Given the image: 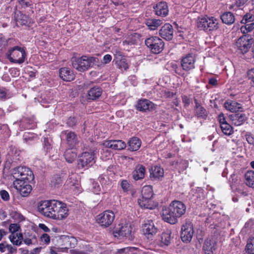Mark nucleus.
I'll return each mask as SVG.
<instances>
[{
  "label": "nucleus",
  "instance_id": "nucleus-1",
  "mask_svg": "<svg viewBox=\"0 0 254 254\" xmlns=\"http://www.w3.org/2000/svg\"><path fill=\"white\" fill-rule=\"evenodd\" d=\"M14 187L22 196H27L32 190V187L28 183L34 180L32 171L28 168L19 166L12 171Z\"/></svg>",
  "mask_w": 254,
  "mask_h": 254
},
{
  "label": "nucleus",
  "instance_id": "nucleus-2",
  "mask_svg": "<svg viewBox=\"0 0 254 254\" xmlns=\"http://www.w3.org/2000/svg\"><path fill=\"white\" fill-rule=\"evenodd\" d=\"M98 59L91 56H83L79 58H72V66L79 71H84L89 67L97 65Z\"/></svg>",
  "mask_w": 254,
  "mask_h": 254
},
{
  "label": "nucleus",
  "instance_id": "nucleus-3",
  "mask_svg": "<svg viewBox=\"0 0 254 254\" xmlns=\"http://www.w3.org/2000/svg\"><path fill=\"white\" fill-rule=\"evenodd\" d=\"M97 153L95 147H92L88 149V151L83 152L79 156L78 166L86 168L92 166L95 163V156Z\"/></svg>",
  "mask_w": 254,
  "mask_h": 254
},
{
  "label": "nucleus",
  "instance_id": "nucleus-4",
  "mask_svg": "<svg viewBox=\"0 0 254 254\" xmlns=\"http://www.w3.org/2000/svg\"><path fill=\"white\" fill-rule=\"evenodd\" d=\"M197 28L206 32L215 31L218 29V20L214 17H199L196 20Z\"/></svg>",
  "mask_w": 254,
  "mask_h": 254
},
{
  "label": "nucleus",
  "instance_id": "nucleus-5",
  "mask_svg": "<svg viewBox=\"0 0 254 254\" xmlns=\"http://www.w3.org/2000/svg\"><path fill=\"white\" fill-rule=\"evenodd\" d=\"M7 59L13 63H23L26 57L25 51L23 48L15 46L9 49L6 53Z\"/></svg>",
  "mask_w": 254,
  "mask_h": 254
},
{
  "label": "nucleus",
  "instance_id": "nucleus-6",
  "mask_svg": "<svg viewBox=\"0 0 254 254\" xmlns=\"http://www.w3.org/2000/svg\"><path fill=\"white\" fill-rule=\"evenodd\" d=\"M145 43L151 53L159 54L164 49V43L157 36L149 37L145 40Z\"/></svg>",
  "mask_w": 254,
  "mask_h": 254
},
{
  "label": "nucleus",
  "instance_id": "nucleus-7",
  "mask_svg": "<svg viewBox=\"0 0 254 254\" xmlns=\"http://www.w3.org/2000/svg\"><path fill=\"white\" fill-rule=\"evenodd\" d=\"M194 233L193 225L190 219H186L182 226L181 238L183 242L189 243L191 241Z\"/></svg>",
  "mask_w": 254,
  "mask_h": 254
},
{
  "label": "nucleus",
  "instance_id": "nucleus-8",
  "mask_svg": "<svg viewBox=\"0 0 254 254\" xmlns=\"http://www.w3.org/2000/svg\"><path fill=\"white\" fill-rule=\"evenodd\" d=\"M119 228H117L114 231L113 234L115 237H126L129 240H132L133 236L132 232L131 225L129 223L119 225Z\"/></svg>",
  "mask_w": 254,
  "mask_h": 254
},
{
  "label": "nucleus",
  "instance_id": "nucleus-9",
  "mask_svg": "<svg viewBox=\"0 0 254 254\" xmlns=\"http://www.w3.org/2000/svg\"><path fill=\"white\" fill-rule=\"evenodd\" d=\"M254 41L247 35L240 37L236 42L235 45L238 50L242 54L247 53L251 48Z\"/></svg>",
  "mask_w": 254,
  "mask_h": 254
},
{
  "label": "nucleus",
  "instance_id": "nucleus-10",
  "mask_svg": "<svg viewBox=\"0 0 254 254\" xmlns=\"http://www.w3.org/2000/svg\"><path fill=\"white\" fill-rule=\"evenodd\" d=\"M142 232L149 240H153L155 235L158 233V229L150 220H145L142 226Z\"/></svg>",
  "mask_w": 254,
  "mask_h": 254
},
{
  "label": "nucleus",
  "instance_id": "nucleus-11",
  "mask_svg": "<svg viewBox=\"0 0 254 254\" xmlns=\"http://www.w3.org/2000/svg\"><path fill=\"white\" fill-rule=\"evenodd\" d=\"M53 201L54 200L40 201L37 206L38 211L44 216L51 218L53 209Z\"/></svg>",
  "mask_w": 254,
  "mask_h": 254
},
{
  "label": "nucleus",
  "instance_id": "nucleus-12",
  "mask_svg": "<svg viewBox=\"0 0 254 254\" xmlns=\"http://www.w3.org/2000/svg\"><path fill=\"white\" fill-rule=\"evenodd\" d=\"M114 218V213L111 211L108 210L99 215L97 220L102 226L107 227L112 223Z\"/></svg>",
  "mask_w": 254,
  "mask_h": 254
},
{
  "label": "nucleus",
  "instance_id": "nucleus-13",
  "mask_svg": "<svg viewBox=\"0 0 254 254\" xmlns=\"http://www.w3.org/2000/svg\"><path fill=\"white\" fill-rule=\"evenodd\" d=\"M195 59L191 54H189L182 57L181 61V66L184 70L189 71L194 68Z\"/></svg>",
  "mask_w": 254,
  "mask_h": 254
},
{
  "label": "nucleus",
  "instance_id": "nucleus-14",
  "mask_svg": "<svg viewBox=\"0 0 254 254\" xmlns=\"http://www.w3.org/2000/svg\"><path fill=\"white\" fill-rule=\"evenodd\" d=\"M62 135L65 137L67 144L71 148L75 147L79 142L78 136L73 131L64 130L62 131Z\"/></svg>",
  "mask_w": 254,
  "mask_h": 254
},
{
  "label": "nucleus",
  "instance_id": "nucleus-15",
  "mask_svg": "<svg viewBox=\"0 0 254 254\" xmlns=\"http://www.w3.org/2000/svg\"><path fill=\"white\" fill-rule=\"evenodd\" d=\"M162 218L165 221L171 224H175L178 222V217L170 206L163 209Z\"/></svg>",
  "mask_w": 254,
  "mask_h": 254
},
{
  "label": "nucleus",
  "instance_id": "nucleus-16",
  "mask_svg": "<svg viewBox=\"0 0 254 254\" xmlns=\"http://www.w3.org/2000/svg\"><path fill=\"white\" fill-rule=\"evenodd\" d=\"M174 29L172 25L166 23L162 26L159 30V35L163 39L167 41L171 40L173 38Z\"/></svg>",
  "mask_w": 254,
  "mask_h": 254
},
{
  "label": "nucleus",
  "instance_id": "nucleus-17",
  "mask_svg": "<svg viewBox=\"0 0 254 254\" xmlns=\"http://www.w3.org/2000/svg\"><path fill=\"white\" fill-rule=\"evenodd\" d=\"M169 206L178 218L181 217L186 212V206L182 201L174 200L172 202Z\"/></svg>",
  "mask_w": 254,
  "mask_h": 254
},
{
  "label": "nucleus",
  "instance_id": "nucleus-18",
  "mask_svg": "<svg viewBox=\"0 0 254 254\" xmlns=\"http://www.w3.org/2000/svg\"><path fill=\"white\" fill-rule=\"evenodd\" d=\"M136 108L141 112L152 111L154 108V104L147 99L139 100L136 105Z\"/></svg>",
  "mask_w": 254,
  "mask_h": 254
},
{
  "label": "nucleus",
  "instance_id": "nucleus-19",
  "mask_svg": "<svg viewBox=\"0 0 254 254\" xmlns=\"http://www.w3.org/2000/svg\"><path fill=\"white\" fill-rule=\"evenodd\" d=\"M104 145L107 148L122 150L126 148V144L121 140H111L105 141Z\"/></svg>",
  "mask_w": 254,
  "mask_h": 254
},
{
  "label": "nucleus",
  "instance_id": "nucleus-20",
  "mask_svg": "<svg viewBox=\"0 0 254 254\" xmlns=\"http://www.w3.org/2000/svg\"><path fill=\"white\" fill-rule=\"evenodd\" d=\"M60 77L65 81H71L75 78L73 71L68 67H62L59 70Z\"/></svg>",
  "mask_w": 254,
  "mask_h": 254
},
{
  "label": "nucleus",
  "instance_id": "nucleus-21",
  "mask_svg": "<svg viewBox=\"0 0 254 254\" xmlns=\"http://www.w3.org/2000/svg\"><path fill=\"white\" fill-rule=\"evenodd\" d=\"M154 11L158 16H166L168 13L167 4L165 1H161L154 6Z\"/></svg>",
  "mask_w": 254,
  "mask_h": 254
},
{
  "label": "nucleus",
  "instance_id": "nucleus-22",
  "mask_svg": "<svg viewBox=\"0 0 254 254\" xmlns=\"http://www.w3.org/2000/svg\"><path fill=\"white\" fill-rule=\"evenodd\" d=\"M145 172L146 169L143 165H137L132 172L133 179L135 181L143 179L144 178Z\"/></svg>",
  "mask_w": 254,
  "mask_h": 254
},
{
  "label": "nucleus",
  "instance_id": "nucleus-23",
  "mask_svg": "<svg viewBox=\"0 0 254 254\" xmlns=\"http://www.w3.org/2000/svg\"><path fill=\"white\" fill-rule=\"evenodd\" d=\"M229 118L233 125L238 126L242 125L247 119L245 114H233L229 116Z\"/></svg>",
  "mask_w": 254,
  "mask_h": 254
},
{
  "label": "nucleus",
  "instance_id": "nucleus-24",
  "mask_svg": "<svg viewBox=\"0 0 254 254\" xmlns=\"http://www.w3.org/2000/svg\"><path fill=\"white\" fill-rule=\"evenodd\" d=\"M195 103V108H194V113L195 115L198 118H202L203 119H205L207 116L208 113L206 109L202 107L200 104H199L196 99L194 100Z\"/></svg>",
  "mask_w": 254,
  "mask_h": 254
},
{
  "label": "nucleus",
  "instance_id": "nucleus-25",
  "mask_svg": "<svg viewBox=\"0 0 254 254\" xmlns=\"http://www.w3.org/2000/svg\"><path fill=\"white\" fill-rule=\"evenodd\" d=\"M138 203L141 207L149 209H154L157 206V203L151 198H139L138 199Z\"/></svg>",
  "mask_w": 254,
  "mask_h": 254
},
{
  "label": "nucleus",
  "instance_id": "nucleus-26",
  "mask_svg": "<svg viewBox=\"0 0 254 254\" xmlns=\"http://www.w3.org/2000/svg\"><path fill=\"white\" fill-rule=\"evenodd\" d=\"M225 108L231 112L242 111V105L235 101L229 100L224 104Z\"/></svg>",
  "mask_w": 254,
  "mask_h": 254
},
{
  "label": "nucleus",
  "instance_id": "nucleus-27",
  "mask_svg": "<svg viewBox=\"0 0 254 254\" xmlns=\"http://www.w3.org/2000/svg\"><path fill=\"white\" fill-rule=\"evenodd\" d=\"M150 177L152 180L159 179L164 175V170L160 166L152 167L149 170Z\"/></svg>",
  "mask_w": 254,
  "mask_h": 254
},
{
  "label": "nucleus",
  "instance_id": "nucleus-28",
  "mask_svg": "<svg viewBox=\"0 0 254 254\" xmlns=\"http://www.w3.org/2000/svg\"><path fill=\"white\" fill-rule=\"evenodd\" d=\"M216 242L213 239L207 238L204 242L203 249L205 254H212L215 250Z\"/></svg>",
  "mask_w": 254,
  "mask_h": 254
},
{
  "label": "nucleus",
  "instance_id": "nucleus-29",
  "mask_svg": "<svg viewBox=\"0 0 254 254\" xmlns=\"http://www.w3.org/2000/svg\"><path fill=\"white\" fill-rule=\"evenodd\" d=\"M15 20L17 26L26 25L29 22V17L20 11L15 13Z\"/></svg>",
  "mask_w": 254,
  "mask_h": 254
},
{
  "label": "nucleus",
  "instance_id": "nucleus-30",
  "mask_svg": "<svg viewBox=\"0 0 254 254\" xmlns=\"http://www.w3.org/2000/svg\"><path fill=\"white\" fill-rule=\"evenodd\" d=\"M102 93V90L100 87H94L91 88L88 92V99L94 100L98 98Z\"/></svg>",
  "mask_w": 254,
  "mask_h": 254
},
{
  "label": "nucleus",
  "instance_id": "nucleus-31",
  "mask_svg": "<svg viewBox=\"0 0 254 254\" xmlns=\"http://www.w3.org/2000/svg\"><path fill=\"white\" fill-rule=\"evenodd\" d=\"M160 239L159 241L161 243V246H167L171 242V232L170 230H167L166 231L162 233L160 236Z\"/></svg>",
  "mask_w": 254,
  "mask_h": 254
},
{
  "label": "nucleus",
  "instance_id": "nucleus-32",
  "mask_svg": "<svg viewBox=\"0 0 254 254\" xmlns=\"http://www.w3.org/2000/svg\"><path fill=\"white\" fill-rule=\"evenodd\" d=\"M221 19L222 22L227 25H231L235 21V16L231 12H225L221 16Z\"/></svg>",
  "mask_w": 254,
  "mask_h": 254
},
{
  "label": "nucleus",
  "instance_id": "nucleus-33",
  "mask_svg": "<svg viewBox=\"0 0 254 254\" xmlns=\"http://www.w3.org/2000/svg\"><path fill=\"white\" fill-rule=\"evenodd\" d=\"M162 24V21L160 19H148L145 21V24L152 30H155L158 27Z\"/></svg>",
  "mask_w": 254,
  "mask_h": 254
},
{
  "label": "nucleus",
  "instance_id": "nucleus-34",
  "mask_svg": "<svg viewBox=\"0 0 254 254\" xmlns=\"http://www.w3.org/2000/svg\"><path fill=\"white\" fill-rule=\"evenodd\" d=\"M128 143V149L132 151L137 150L141 145V141L140 139L137 137L131 138Z\"/></svg>",
  "mask_w": 254,
  "mask_h": 254
},
{
  "label": "nucleus",
  "instance_id": "nucleus-35",
  "mask_svg": "<svg viewBox=\"0 0 254 254\" xmlns=\"http://www.w3.org/2000/svg\"><path fill=\"white\" fill-rule=\"evenodd\" d=\"M10 242L16 246H20L22 244L23 239V235L21 233L11 234L9 236Z\"/></svg>",
  "mask_w": 254,
  "mask_h": 254
},
{
  "label": "nucleus",
  "instance_id": "nucleus-36",
  "mask_svg": "<svg viewBox=\"0 0 254 254\" xmlns=\"http://www.w3.org/2000/svg\"><path fill=\"white\" fill-rule=\"evenodd\" d=\"M64 156L67 162L71 163L76 158L77 154L76 152L72 149H68L65 151Z\"/></svg>",
  "mask_w": 254,
  "mask_h": 254
},
{
  "label": "nucleus",
  "instance_id": "nucleus-37",
  "mask_svg": "<svg viewBox=\"0 0 254 254\" xmlns=\"http://www.w3.org/2000/svg\"><path fill=\"white\" fill-rule=\"evenodd\" d=\"M246 184L249 187L254 188V171H248L245 175Z\"/></svg>",
  "mask_w": 254,
  "mask_h": 254
},
{
  "label": "nucleus",
  "instance_id": "nucleus-38",
  "mask_svg": "<svg viewBox=\"0 0 254 254\" xmlns=\"http://www.w3.org/2000/svg\"><path fill=\"white\" fill-rule=\"evenodd\" d=\"M142 198H152L153 192L151 186H146L143 187L141 190Z\"/></svg>",
  "mask_w": 254,
  "mask_h": 254
},
{
  "label": "nucleus",
  "instance_id": "nucleus-39",
  "mask_svg": "<svg viewBox=\"0 0 254 254\" xmlns=\"http://www.w3.org/2000/svg\"><path fill=\"white\" fill-rule=\"evenodd\" d=\"M117 66L121 70H127L129 67V64L125 58H122L120 60H117L115 62Z\"/></svg>",
  "mask_w": 254,
  "mask_h": 254
},
{
  "label": "nucleus",
  "instance_id": "nucleus-40",
  "mask_svg": "<svg viewBox=\"0 0 254 254\" xmlns=\"http://www.w3.org/2000/svg\"><path fill=\"white\" fill-rule=\"evenodd\" d=\"M68 209L64 203V206H61L59 209V212L57 215L56 219L62 220L66 217L68 215Z\"/></svg>",
  "mask_w": 254,
  "mask_h": 254
},
{
  "label": "nucleus",
  "instance_id": "nucleus-41",
  "mask_svg": "<svg viewBox=\"0 0 254 254\" xmlns=\"http://www.w3.org/2000/svg\"><path fill=\"white\" fill-rule=\"evenodd\" d=\"M61 206H64V203H62L59 201L54 200L53 201V209L52 212V214L51 218H53L54 219H56L57 215L58 213L59 209L60 208Z\"/></svg>",
  "mask_w": 254,
  "mask_h": 254
},
{
  "label": "nucleus",
  "instance_id": "nucleus-42",
  "mask_svg": "<svg viewBox=\"0 0 254 254\" xmlns=\"http://www.w3.org/2000/svg\"><path fill=\"white\" fill-rule=\"evenodd\" d=\"M223 133L227 135H230L233 133V127L228 124H223L220 126Z\"/></svg>",
  "mask_w": 254,
  "mask_h": 254
},
{
  "label": "nucleus",
  "instance_id": "nucleus-43",
  "mask_svg": "<svg viewBox=\"0 0 254 254\" xmlns=\"http://www.w3.org/2000/svg\"><path fill=\"white\" fill-rule=\"evenodd\" d=\"M245 250L247 254H254V237L248 240Z\"/></svg>",
  "mask_w": 254,
  "mask_h": 254
},
{
  "label": "nucleus",
  "instance_id": "nucleus-44",
  "mask_svg": "<svg viewBox=\"0 0 254 254\" xmlns=\"http://www.w3.org/2000/svg\"><path fill=\"white\" fill-rule=\"evenodd\" d=\"M254 29V22H251L241 26L240 30L244 34L251 32Z\"/></svg>",
  "mask_w": 254,
  "mask_h": 254
},
{
  "label": "nucleus",
  "instance_id": "nucleus-45",
  "mask_svg": "<svg viewBox=\"0 0 254 254\" xmlns=\"http://www.w3.org/2000/svg\"><path fill=\"white\" fill-rule=\"evenodd\" d=\"M254 15L253 14L247 13L244 15L241 21L242 24H247L254 21Z\"/></svg>",
  "mask_w": 254,
  "mask_h": 254
},
{
  "label": "nucleus",
  "instance_id": "nucleus-46",
  "mask_svg": "<svg viewBox=\"0 0 254 254\" xmlns=\"http://www.w3.org/2000/svg\"><path fill=\"white\" fill-rule=\"evenodd\" d=\"M51 140H49L47 137H44L43 140V147L46 152H48L52 149Z\"/></svg>",
  "mask_w": 254,
  "mask_h": 254
},
{
  "label": "nucleus",
  "instance_id": "nucleus-47",
  "mask_svg": "<svg viewBox=\"0 0 254 254\" xmlns=\"http://www.w3.org/2000/svg\"><path fill=\"white\" fill-rule=\"evenodd\" d=\"M20 229V226L18 224H11L9 227V231L11 234H16Z\"/></svg>",
  "mask_w": 254,
  "mask_h": 254
},
{
  "label": "nucleus",
  "instance_id": "nucleus-48",
  "mask_svg": "<svg viewBox=\"0 0 254 254\" xmlns=\"http://www.w3.org/2000/svg\"><path fill=\"white\" fill-rule=\"evenodd\" d=\"M18 2L21 8H26L28 7H31V5H32L31 2L26 1L25 0H18Z\"/></svg>",
  "mask_w": 254,
  "mask_h": 254
},
{
  "label": "nucleus",
  "instance_id": "nucleus-49",
  "mask_svg": "<svg viewBox=\"0 0 254 254\" xmlns=\"http://www.w3.org/2000/svg\"><path fill=\"white\" fill-rule=\"evenodd\" d=\"M77 120L74 117H69L66 122L67 125L69 127H73L76 125Z\"/></svg>",
  "mask_w": 254,
  "mask_h": 254
},
{
  "label": "nucleus",
  "instance_id": "nucleus-50",
  "mask_svg": "<svg viewBox=\"0 0 254 254\" xmlns=\"http://www.w3.org/2000/svg\"><path fill=\"white\" fill-rule=\"evenodd\" d=\"M121 186L124 191L126 192L128 191L129 188V184L127 180H123L121 182Z\"/></svg>",
  "mask_w": 254,
  "mask_h": 254
},
{
  "label": "nucleus",
  "instance_id": "nucleus-51",
  "mask_svg": "<svg viewBox=\"0 0 254 254\" xmlns=\"http://www.w3.org/2000/svg\"><path fill=\"white\" fill-rule=\"evenodd\" d=\"M66 244L68 246L69 248H74L75 244L74 242H76L75 239L73 237L70 238H67L65 239Z\"/></svg>",
  "mask_w": 254,
  "mask_h": 254
},
{
  "label": "nucleus",
  "instance_id": "nucleus-52",
  "mask_svg": "<svg viewBox=\"0 0 254 254\" xmlns=\"http://www.w3.org/2000/svg\"><path fill=\"white\" fill-rule=\"evenodd\" d=\"M8 97L7 90L0 87V99H5Z\"/></svg>",
  "mask_w": 254,
  "mask_h": 254
},
{
  "label": "nucleus",
  "instance_id": "nucleus-53",
  "mask_svg": "<svg viewBox=\"0 0 254 254\" xmlns=\"http://www.w3.org/2000/svg\"><path fill=\"white\" fill-rule=\"evenodd\" d=\"M0 194L1 198L4 201H7L9 199V195L8 192L5 190H2L0 191Z\"/></svg>",
  "mask_w": 254,
  "mask_h": 254
},
{
  "label": "nucleus",
  "instance_id": "nucleus-54",
  "mask_svg": "<svg viewBox=\"0 0 254 254\" xmlns=\"http://www.w3.org/2000/svg\"><path fill=\"white\" fill-rule=\"evenodd\" d=\"M40 239L41 241L44 242L46 245L49 244L50 242V237L47 234H43Z\"/></svg>",
  "mask_w": 254,
  "mask_h": 254
},
{
  "label": "nucleus",
  "instance_id": "nucleus-55",
  "mask_svg": "<svg viewBox=\"0 0 254 254\" xmlns=\"http://www.w3.org/2000/svg\"><path fill=\"white\" fill-rule=\"evenodd\" d=\"M51 183L55 187H57L62 184V180L60 177L57 176L53 179Z\"/></svg>",
  "mask_w": 254,
  "mask_h": 254
},
{
  "label": "nucleus",
  "instance_id": "nucleus-56",
  "mask_svg": "<svg viewBox=\"0 0 254 254\" xmlns=\"http://www.w3.org/2000/svg\"><path fill=\"white\" fill-rule=\"evenodd\" d=\"M248 78L252 81V86L254 87V68L248 71Z\"/></svg>",
  "mask_w": 254,
  "mask_h": 254
},
{
  "label": "nucleus",
  "instance_id": "nucleus-57",
  "mask_svg": "<svg viewBox=\"0 0 254 254\" xmlns=\"http://www.w3.org/2000/svg\"><path fill=\"white\" fill-rule=\"evenodd\" d=\"M30 238H24L23 239V241H24V243L27 245H28L29 246L30 245H31L32 244V240H35L36 239V237L35 235H31L30 236Z\"/></svg>",
  "mask_w": 254,
  "mask_h": 254
},
{
  "label": "nucleus",
  "instance_id": "nucleus-58",
  "mask_svg": "<svg viewBox=\"0 0 254 254\" xmlns=\"http://www.w3.org/2000/svg\"><path fill=\"white\" fill-rule=\"evenodd\" d=\"M112 57L110 55L107 54L103 57L102 61V64H105L109 63L112 60Z\"/></svg>",
  "mask_w": 254,
  "mask_h": 254
},
{
  "label": "nucleus",
  "instance_id": "nucleus-59",
  "mask_svg": "<svg viewBox=\"0 0 254 254\" xmlns=\"http://www.w3.org/2000/svg\"><path fill=\"white\" fill-rule=\"evenodd\" d=\"M101 191V187L97 183H93V191L96 194H99Z\"/></svg>",
  "mask_w": 254,
  "mask_h": 254
},
{
  "label": "nucleus",
  "instance_id": "nucleus-60",
  "mask_svg": "<svg viewBox=\"0 0 254 254\" xmlns=\"http://www.w3.org/2000/svg\"><path fill=\"white\" fill-rule=\"evenodd\" d=\"M6 249L11 254H15L17 252L16 248L11 245L6 244Z\"/></svg>",
  "mask_w": 254,
  "mask_h": 254
},
{
  "label": "nucleus",
  "instance_id": "nucleus-61",
  "mask_svg": "<svg viewBox=\"0 0 254 254\" xmlns=\"http://www.w3.org/2000/svg\"><path fill=\"white\" fill-rule=\"evenodd\" d=\"M7 44V41L4 37L0 34V48L4 47Z\"/></svg>",
  "mask_w": 254,
  "mask_h": 254
},
{
  "label": "nucleus",
  "instance_id": "nucleus-62",
  "mask_svg": "<svg viewBox=\"0 0 254 254\" xmlns=\"http://www.w3.org/2000/svg\"><path fill=\"white\" fill-rule=\"evenodd\" d=\"M183 102L184 104L185 107H187L190 104V99L187 96H182Z\"/></svg>",
  "mask_w": 254,
  "mask_h": 254
},
{
  "label": "nucleus",
  "instance_id": "nucleus-63",
  "mask_svg": "<svg viewBox=\"0 0 254 254\" xmlns=\"http://www.w3.org/2000/svg\"><path fill=\"white\" fill-rule=\"evenodd\" d=\"M163 94L164 96L166 98H172L175 95V94L173 92L168 90L163 91Z\"/></svg>",
  "mask_w": 254,
  "mask_h": 254
},
{
  "label": "nucleus",
  "instance_id": "nucleus-64",
  "mask_svg": "<svg viewBox=\"0 0 254 254\" xmlns=\"http://www.w3.org/2000/svg\"><path fill=\"white\" fill-rule=\"evenodd\" d=\"M246 139L248 142L251 144H254V138L250 134H247L246 135Z\"/></svg>",
  "mask_w": 254,
  "mask_h": 254
}]
</instances>
